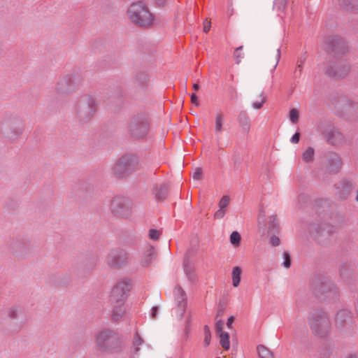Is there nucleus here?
I'll return each mask as SVG.
<instances>
[{
  "label": "nucleus",
  "instance_id": "nucleus-46",
  "mask_svg": "<svg viewBox=\"0 0 358 358\" xmlns=\"http://www.w3.org/2000/svg\"><path fill=\"white\" fill-rule=\"evenodd\" d=\"M348 358H357L356 355H350Z\"/></svg>",
  "mask_w": 358,
  "mask_h": 358
},
{
  "label": "nucleus",
  "instance_id": "nucleus-4",
  "mask_svg": "<svg viewBox=\"0 0 358 358\" xmlns=\"http://www.w3.org/2000/svg\"><path fill=\"white\" fill-rule=\"evenodd\" d=\"M129 129L134 136L138 137L145 136L149 131V122L148 118L141 115L134 117L130 121Z\"/></svg>",
  "mask_w": 358,
  "mask_h": 358
},
{
  "label": "nucleus",
  "instance_id": "nucleus-45",
  "mask_svg": "<svg viewBox=\"0 0 358 358\" xmlns=\"http://www.w3.org/2000/svg\"><path fill=\"white\" fill-rule=\"evenodd\" d=\"M157 308H154L152 309V317H155L156 313H157Z\"/></svg>",
  "mask_w": 358,
  "mask_h": 358
},
{
  "label": "nucleus",
  "instance_id": "nucleus-31",
  "mask_svg": "<svg viewBox=\"0 0 358 358\" xmlns=\"http://www.w3.org/2000/svg\"><path fill=\"white\" fill-rule=\"evenodd\" d=\"M284 262H283V266L285 267V268H289L290 265H291V259H290V255L289 253L287 252H285L284 255Z\"/></svg>",
  "mask_w": 358,
  "mask_h": 358
},
{
  "label": "nucleus",
  "instance_id": "nucleus-10",
  "mask_svg": "<svg viewBox=\"0 0 358 358\" xmlns=\"http://www.w3.org/2000/svg\"><path fill=\"white\" fill-rule=\"evenodd\" d=\"M113 173L117 177H124L129 174L127 169H126L125 164L120 158L115 162L112 168Z\"/></svg>",
  "mask_w": 358,
  "mask_h": 358
},
{
  "label": "nucleus",
  "instance_id": "nucleus-25",
  "mask_svg": "<svg viewBox=\"0 0 358 358\" xmlns=\"http://www.w3.org/2000/svg\"><path fill=\"white\" fill-rule=\"evenodd\" d=\"M265 102V97L262 93L259 95V99L252 103V106L255 109H259L262 107Z\"/></svg>",
  "mask_w": 358,
  "mask_h": 358
},
{
  "label": "nucleus",
  "instance_id": "nucleus-20",
  "mask_svg": "<svg viewBox=\"0 0 358 358\" xmlns=\"http://www.w3.org/2000/svg\"><path fill=\"white\" fill-rule=\"evenodd\" d=\"M315 151L313 148H308L302 155V159L305 162H310L314 158Z\"/></svg>",
  "mask_w": 358,
  "mask_h": 358
},
{
  "label": "nucleus",
  "instance_id": "nucleus-47",
  "mask_svg": "<svg viewBox=\"0 0 358 358\" xmlns=\"http://www.w3.org/2000/svg\"><path fill=\"white\" fill-rule=\"evenodd\" d=\"M91 101H92V104H94V106L96 105L95 100L94 99H92L91 100Z\"/></svg>",
  "mask_w": 358,
  "mask_h": 358
},
{
  "label": "nucleus",
  "instance_id": "nucleus-28",
  "mask_svg": "<svg viewBox=\"0 0 358 358\" xmlns=\"http://www.w3.org/2000/svg\"><path fill=\"white\" fill-rule=\"evenodd\" d=\"M338 1L340 5L344 7L352 6L358 8V0H352V1H349L348 0H338Z\"/></svg>",
  "mask_w": 358,
  "mask_h": 358
},
{
  "label": "nucleus",
  "instance_id": "nucleus-12",
  "mask_svg": "<svg viewBox=\"0 0 358 358\" xmlns=\"http://www.w3.org/2000/svg\"><path fill=\"white\" fill-rule=\"evenodd\" d=\"M242 271L239 266H235L232 269V285L234 287H237L241 282V275Z\"/></svg>",
  "mask_w": 358,
  "mask_h": 358
},
{
  "label": "nucleus",
  "instance_id": "nucleus-15",
  "mask_svg": "<svg viewBox=\"0 0 358 358\" xmlns=\"http://www.w3.org/2000/svg\"><path fill=\"white\" fill-rule=\"evenodd\" d=\"M154 259V250L150 248L149 250L142 257L141 264L143 266L150 265Z\"/></svg>",
  "mask_w": 358,
  "mask_h": 358
},
{
  "label": "nucleus",
  "instance_id": "nucleus-11",
  "mask_svg": "<svg viewBox=\"0 0 358 358\" xmlns=\"http://www.w3.org/2000/svg\"><path fill=\"white\" fill-rule=\"evenodd\" d=\"M238 123L243 131L245 134H248L251 127V121L246 113H241L239 114Z\"/></svg>",
  "mask_w": 358,
  "mask_h": 358
},
{
  "label": "nucleus",
  "instance_id": "nucleus-18",
  "mask_svg": "<svg viewBox=\"0 0 358 358\" xmlns=\"http://www.w3.org/2000/svg\"><path fill=\"white\" fill-rule=\"evenodd\" d=\"M287 4V0H275L273 9L278 13H284Z\"/></svg>",
  "mask_w": 358,
  "mask_h": 358
},
{
  "label": "nucleus",
  "instance_id": "nucleus-44",
  "mask_svg": "<svg viewBox=\"0 0 358 358\" xmlns=\"http://www.w3.org/2000/svg\"><path fill=\"white\" fill-rule=\"evenodd\" d=\"M193 89H194L195 91L199 90V85L197 83H194V84L193 85Z\"/></svg>",
  "mask_w": 358,
  "mask_h": 358
},
{
  "label": "nucleus",
  "instance_id": "nucleus-30",
  "mask_svg": "<svg viewBox=\"0 0 358 358\" xmlns=\"http://www.w3.org/2000/svg\"><path fill=\"white\" fill-rule=\"evenodd\" d=\"M227 210L220 209L219 208L215 213H214V218L215 220H220L224 217L226 215Z\"/></svg>",
  "mask_w": 358,
  "mask_h": 358
},
{
  "label": "nucleus",
  "instance_id": "nucleus-6",
  "mask_svg": "<svg viewBox=\"0 0 358 358\" xmlns=\"http://www.w3.org/2000/svg\"><path fill=\"white\" fill-rule=\"evenodd\" d=\"M0 129L3 135L9 138H13L16 135L20 134L23 130L21 126L17 127L16 122L10 119L1 123Z\"/></svg>",
  "mask_w": 358,
  "mask_h": 358
},
{
  "label": "nucleus",
  "instance_id": "nucleus-32",
  "mask_svg": "<svg viewBox=\"0 0 358 358\" xmlns=\"http://www.w3.org/2000/svg\"><path fill=\"white\" fill-rule=\"evenodd\" d=\"M159 236V233L158 231L155 229H150L149 231V237L152 240L158 239Z\"/></svg>",
  "mask_w": 358,
  "mask_h": 358
},
{
  "label": "nucleus",
  "instance_id": "nucleus-33",
  "mask_svg": "<svg viewBox=\"0 0 358 358\" xmlns=\"http://www.w3.org/2000/svg\"><path fill=\"white\" fill-rule=\"evenodd\" d=\"M18 312H19V310L17 308L13 307L9 310L8 314L10 317L14 318L17 316Z\"/></svg>",
  "mask_w": 358,
  "mask_h": 358
},
{
  "label": "nucleus",
  "instance_id": "nucleus-42",
  "mask_svg": "<svg viewBox=\"0 0 358 358\" xmlns=\"http://www.w3.org/2000/svg\"><path fill=\"white\" fill-rule=\"evenodd\" d=\"M166 0H157V3L161 6L165 5Z\"/></svg>",
  "mask_w": 358,
  "mask_h": 358
},
{
  "label": "nucleus",
  "instance_id": "nucleus-39",
  "mask_svg": "<svg viewBox=\"0 0 358 358\" xmlns=\"http://www.w3.org/2000/svg\"><path fill=\"white\" fill-rule=\"evenodd\" d=\"M299 137H300V134L299 133L296 132L292 137V139H291V141L292 143H298L299 141Z\"/></svg>",
  "mask_w": 358,
  "mask_h": 358
},
{
  "label": "nucleus",
  "instance_id": "nucleus-3",
  "mask_svg": "<svg viewBox=\"0 0 358 358\" xmlns=\"http://www.w3.org/2000/svg\"><path fill=\"white\" fill-rule=\"evenodd\" d=\"M130 285L127 281L118 282L112 289L110 301L112 304L121 303L125 301L129 292Z\"/></svg>",
  "mask_w": 358,
  "mask_h": 358
},
{
  "label": "nucleus",
  "instance_id": "nucleus-23",
  "mask_svg": "<svg viewBox=\"0 0 358 358\" xmlns=\"http://www.w3.org/2000/svg\"><path fill=\"white\" fill-rule=\"evenodd\" d=\"M332 163L333 164H331V171H337L340 169L341 164L340 158L336 155H334L332 158Z\"/></svg>",
  "mask_w": 358,
  "mask_h": 358
},
{
  "label": "nucleus",
  "instance_id": "nucleus-41",
  "mask_svg": "<svg viewBox=\"0 0 358 358\" xmlns=\"http://www.w3.org/2000/svg\"><path fill=\"white\" fill-rule=\"evenodd\" d=\"M234 321V318L233 316L228 318L227 325L229 328H231V326L233 324Z\"/></svg>",
  "mask_w": 358,
  "mask_h": 358
},
{
  "label": "nucleus",
  "instance_id": "nucleus-16",
  "mask_svg": "<svg viewBox=\"0 0 358 358\" xmlns=\"http://www.w3.org/2000/svg\"><path fill=\"white\" fill-rule=\"evenodd\" d=\"M115 308L113 311V317L117 320L120 317H121L125 313L124 308L122 306L123 304L121 303H115L113 304Z\"/></svg>",
  "mask_w": 358,
  "mask_h": 358
},
{
  "label": "nucleus",
  "instance_id": "nucleus-17",
  "mask_svg": "<svg viewBox=\"0 0 358 358\" xmlns=\"http://www.w3.org/2000/svg\"><path fill=\"white\" fill-rule=\"evenodd\" d=\"M257 352L260 358H274L273 353L264 345H259Z\"/></svg>",
  "mask_w": 358,
  "mask_h": 358
},
{
  "label": "nucleus",
  "instance_id": "nucleus-13",
  "mask_svg": "<svg viewBox=\"0 0 358 358\" xmlns=\"http://www.w3.org/2000/svg\"><path fill=\"white\" fill-rule=\"evenodd\" d=\"M280 58V51L279 49H276L275 51H273V52L271 55L268 56V61L269 62V63L273 70L278 66Z\"/></svg>",
  "mask_w": 358,
  "mask_h": 358
},
{
  "label": "nucleus",
  "instance_id": "nucleus-1",
  "mask_svg": "<svg viewBox=\"0 0 358 358\" xmlns=\"http://www.w3.org/2000/svg\"><path fill=\"white\" fill-rule=\"evenodd\" d=\"M127 15L134 24L141 27L149 26L154 21L152 14L142 2L131 4L127 10Z\"/></svg>",
  "mask_w": 358,
  "mask_h": 358
},
{
  "label": "nucleus",
  "instance_id": "nucleus-27",
  "mask_svg": "<svg viewBox=\"0 0 358 358\" xmlns=\"http://www.w3.org/2000/svg\"><path fill=\"white\" fill-rule=\"evenodd\" d=\"M289 120L294 124L299 121V111L296 109L292 108L289 111Z\"/></svg>",
  "mask_w": 358,
  "mask_h": 358
},
{
  "label": "nucleus",
  "instance_id": "nucleus-7",
  "mask_svg": "<svg viewBox=\"0 0 358 358\" xmlns=\"http://www.w3.org/2000/svg\"><path fill=\"white\" fill-rule=\"evenodd\" d=\"M174 296L178 304L177 315L179 319L182 318L187 306V296L185 291L179 286L174 289Z\"/></svg>",
  "mask_w": 358,
  "mask_h": 358
},
{
  "label": "nucleus",
  "instance_id": "nucleus-22",
  "mask_svg": "<svg viewBox=\"0 0 358 358\" xmlns=\"http://www.w3.org/2000/svg\"><path fill=\"white\" fill-rule=\"evenodd\" d=\"M241 240V235L237 231H233L230 235V242L234 246H238Z\"/></svg>",
  "mask_w": 358,
  "mask_h": 358
},
{
  "label": "nucleus",
  "instance_id": "nucleus-21",
  "mask_svg": "<svg viewBox=\"0 0 358 358\" xmlns=\"http://www.w3.org/2000/svg\"><path fill=\"white\" fill-rule=\"evenodd\" d=\"M350 313L345 310H342L337 313L336 320V322L341 324L343 322H345L346 319H350Z\"/></svg>",
  "mask_w": 358,
  "mask_h": 358
},
{
  "label": "nucleus",
  "instance_id": "nucleus-9",
  "mask_svg": "<svg viewBox=\"0 0 358 358\" xmlns=\"http://www.w3.org/2000/svg\"><path fill=\"white\" fill-rule=\"evenodd\" d=\"M125 164L126 169L129 173L134 171L138 168V161L136 157L134 155H124L121 157Z\"/></svg>",
  "mask_w": 358,
  "mask_h": 358
},
{
  "label": "nucleus",
  "instance_id": "nucleus-29",
  "mask_svg": "<svg viewBox=\"0 0 358 358\" xmlns=\"http://www.w3.org/2000/svg\"><path fill=\"white\" fill-rule=\"evenodd\" d=\"M203 171L201 168L197 167L194 169L192 174V178L195 180H200L202 178Z\"/></svg>",
  "mask_w": 358,
  "mask_h": 358
},
{
  "label": "nucleus",
  "instance_id": "nucleus-34",
  "mask_svg": "<svg viewBox=\"0 0 358 358\" xmlns=\"http://www.w3.org/2000/svg\"><path fill=\"white\" fill-rule=\"evenodd\" d=\"M210 27H211L210 22L206 20L203 22V31L206 33L210 31Z\"/></svg>",
  "mask_w": 358,
  "mask_h": 358
},
{
  "label": "nucleus",
  "instance_id": "nucleus-2",
  "mask_svg": "<svg viewBox=\"0 0 358 358\" xmlns=\"http://www.w3.org/2000/svg\"><path fill=\"white\" fill-rule=\"evenodd\" d=\"M133 209L131 203L124 198L117 197L112 200L110 210L116 216L128 217L131 215Z\"/></svg>",
  "mask_w": 358,
  "mask_h": 358
},
{
  "label": "nucleus",
  "instance_id": "nucleus-8",
  "mask_svg": "<svg viewBox=\"0 0 358 358\" xmlns=\"http://www.w3.org/2000/svg\"><path fill=\"white\" fill-rule=\"evenodd\" d=\"M312 329L318 336H324L330 329L329 322L326 317H322L312 324Z\"/></svg>",
  "mask_w": 358,
  "mask_h": 358
},
{
  "label": "nucleus",
  "instance_id": "nucleus-40",
  "mask_svg": "<svg viewBox=\"0 0 358 358\" xmlns=\"http://www.w3.org/2000/svg\"><path fill=\"white\" fill-rule=\"evenodd\" d=\"M166 189L164 188V192H159L157 194V196L159 199L160 200H163L164 199L165 196H166Z\"/></svg>",
  "mask_w": 358,
  "mask_h": 358
},
{
  "label": "nucleus",
  "instance_id": "nucleus-26",
  "mask_svg": "<svg viewBox=\"0 0 358 358\" xmlns=\"http://www.w3.org/2000/svg\"><path fill=\"white\" fill-rule=\"evenodd\" d=\"M243 46H240L237 48L234 52V58L237 64L241 63L242 59L244 57L243 54L241 52Z\"/></svg>",
  "mask_w": 358,
  "mask_h": 358
},
{
  "label": "nucleus",
  "instance_id": "nucleus-24",
  "mask_svg": "<svg viewBox=\"0 0 358 358\" xmlns=\"http://www.w3.org/2000/svg\"><path fill=\"white\" fill-rule=\"evenodd\" d=\"M230 202V198L227 195L223 196L218 203L219 208L227 210Z\"/></svg>",
  "mask_w": 358,
  "mask_h": 358
},
{
  "label": "nucleus",
  "instance_id": "nucleus-48",
  "mask_svg": "<svg viewBox=\"0 0 358 358\" xmlns=\"http://www.w3.org/2000/svg\"><path fill=\"white\" fill-rule=\"evenodd\" d=\"M217 358H220V357H217Z\"/></svg>",
  "mask_w": 358,
  "mask_h": 358
},
{
  "label": "nucleus",
  "instance_id": "nucleus-35",
  "mask_svg": "<svg viewBox=\"0 0 358 358\" xmlns=\"http://www.w3.org/2000/svg\"><path fill=\"white\" fill-rule=\"evenodd\" d=\"M191 102L196 106H199V99H198L197 96H196V94L194 93L192 94V95H191Z\"/></svg>",
  "mask_w": 358,
  "mask_h": 358
},
{
  "label": "nucleus",
  "instance_id": "nucleus-14",
  "mask_svg": "<svg viewBox=\"0 0 358 358\" xmlns=\"http://www.w3.org/2000/svg\"><path fill=\"white\" fill-rule=\"evenodd\" d=\"M224 116L221 113H217L215 117V131L221 133L223 127Z\"/></svg>",
  "mask_w": 358,
  "mask_h": 358
},
{
  "label": "nucleus",
  "instance_id": "nucleus-43",
  "mask_svg": "<svg viewBox=\"0 0 358 358\" xmlns=\"http://www.w3.org/2000/svg\"><path fill=\"white\" fill-rule=\"evenodd\" d=\"M206 334H210V329L208 326L204 327V335H206Z\"/></svg>",
  "mask_w": 358,
  "mask_h": 358
},
{
  "label": "nucleus",
  "instance_id": "nucleus-36",
  "mask_svg": "<svg viewBox=\"0 0 358 358\" xmlns=\"http://www.w3.org/2000/svg\"><path fill=\"white\" fill-rule=\"evenodd\" d=\"M223 326H224V324L222 321H218L216 323V329L219 334H220L221 332H223L222 331Z\"/></svg>",
  "mask_w": 358,
  "mask_h": 358
},
{
  "label": "nucleus",
  "instance_id": "nucleus-5",
  "mask_svg": "<svg viewBox=\"0 0 358 358\" xmlns=\"http://www.w3.org/2000/svg\"><path fill=\"white\" fill-rule=\"evenodd\" d=\"M116 335L108 329L99 331L95 336L96 344L100 348H107L116 341Z\"/></svg>",
  "mask_w": 358,
  "mask_h": 358
},
{
  "label": "nucleus",
  "instance_id": "nucleus-19",
  "mask_svg": "<svg viewBox=\"0 0 358 358\" xmlns=\"http://www.w3.org/2000/svg\"><path fill=\"white\" fill-rule=\"evenodd\" d=\"M220 338L222 347L225 350H229L230 347L229 334L227 332H221Z\"/></svg>",
  "mask_w": 358,
  "mask_h": 358
},
{
  "label": "nucleus",
  "instance_id": "nucleus-38",
  "mask_svg": "<svg viewBox=\"0 0 358 358\" xmlns=\"http://www.w3.org/2000/svg\"><path fill=\"white\" fill-rule=\"evenodd\" d=\"M211 338V334H206V335H204V345L205 346H208L210 344Z\"/></svg>",
  "mask_w": 358,
  "mask_h": 358
},
{
  "label": "nucleus",
  "instance_id": "nucleus-37",
  "mask_svg": "<svg viewBox=\"0 0 358 358\" xmlns=\"http://www.w3.org/2000/svg\"><path fill=\"white\" fill-rule=\"evenodd\" d=\"M271 243L273 245V246H277L280 244V239L277 236H272L271 238Z\"/></svg>",
  "mask_w": 358,
  "mask_h": 358
}]
</instances>
